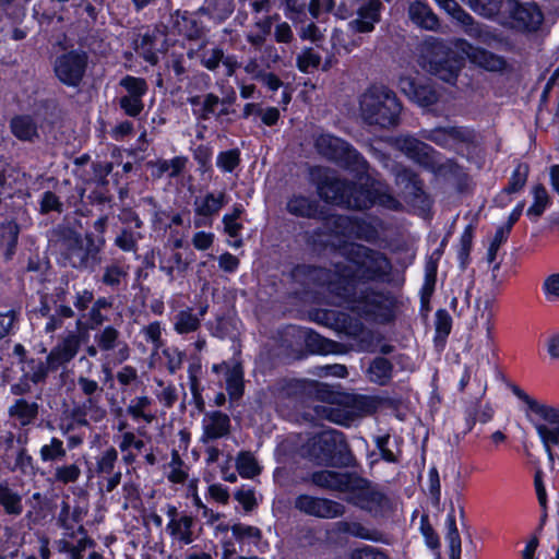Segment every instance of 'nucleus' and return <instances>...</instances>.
I'll list each match as a JSON object with an SVG mask.
<instances>
[{
  "mask_svg": "<svg viewBox=\"0 0 559 559\" xmlns=\"http://www.w3.org/2000/svg\"><path fill=\"white\" fill-rule=\"evenodd\" d=\"M524 399L531 414V423L549 460L552 461V449L559 445V406L530 396Z\"/></svg>",
  "mask_w": 559,
  "mask_h": 559,
  "instance_id": "obj_5",
  "label": "nucleus"
},
{
  "mask_svg": "<svg viewBox=\"0 0 559 559\" xmlns=\"http://www.w3.org/2000/svg\"><path fill=\"white\" fill-rule=\"evenodd\" d=\"M17 235L19 227L13 222H8L7 224L0 227V239L2 245L7 246L8 253L12 252V249L16 243Z\"/></svg>",
  "mask_w": 559,
  "mask_h": 559,
  "instance_id": "obj_42",
  "label": "nucleus"
},
{
  "mask_svg": "<svg viewBox=\"0 0 559 559\" xmlns=\"http://www.w3.org/2000/svg\"><path fill=\"white\" fill-rule=\"evenodd\" d=\"M350 559H389V557L378 548L365 546L355 549L350 554Z\"/></svg>",
  "mask_w": 559,
  "mask_h": 559,
  "instance_id": "obj_51",
  "label": "nucleus"
},
{
  "mask_svg": "<svg viewBox=\"0 0 559 559\" xmlns=\"http://www.w3.org/2000/svg\"><path fill=\"white\" fill-rule=\"evenodd\" d=\"M338 525L342 532L347 533L354 537L371 542L382 540V535L378 531L369 528L359 522H342Z\"/></svg>",
  "mask_w": 559,
  "mask_h": 559,
  "instance_id": "obj_23",
  "label": "nucleus"
},
{
  "mask_svg": "<svg viewBox=\"0 0 559 559\" xmlns=\"http://www.w3.org/2000/svg\"><path fill=\"white\" fill-rule=\"evenodd\" d=\"M81 474L80 468L75 464L59 466L56 468L55 477L63 484L75 481Z\"/></svg>",
  "mask_w": 559,
  "mask_h": 559,
  "instance_id": "obj_49",
  "label": "nucleus"
},
{
  "mask_svg": "<svg viewBox=\"0 0 559 559\" xmlns=\"http://www.w3.org/2000/svg\"><path fill=\"white\" fill-rule=\"evenodd\" d=\"M122 276H123L122 270L117 265H112L106 270V272L104 274V282L108 285H117L120 283V278Z\"/></svg>",
  "mask_w": 559,
  "mask_h": 559,
  "instance_id": "obj_64",
  "label": "nucleus"
},
{
  "mask_svg": "<svg viewBox=\"0 0 559 559\" xmlns=\"http://www.w3.org/2000/svg\"><path fill=\"white\" fill-rule=\"evenodd\" d=\"M174 25L180 34L189 38L198 36L200 32V26L194 13L185 12L178 14L175 17Z\"/></svg>",
  "mask_w": 559,
  "mask_h": 559,
  "instance_id": "obj_26",
  "label": "nucleus"
},
{
  "mask_svg": "<svg viewBox=\"0 0 559 559\" xmlns=\"http://www.w3.org/2000/svg\"><path fill=\"white\" fill-rule=\"evenodd\" d=\"M295 507L301 512L324 519H333L344 513V507L335 501L316 498L308 495L299 496Z\"/></svg>",
  "mask_w": 559,
  "mask_h": 559,
  "instance_id": "obj_9",
  "label": "nucleus"
},
{
  "mask_svg": "<svg viewBox=\"0 0 559 559\" xmlns=\"http://www.w3.org/2000/svg\"><path fill=\"white\" fill-rule=\"evenodd\" d=\"M500 22L520 31L536 29L543 22V14L534 3L521 4L518 0H503Z\"/></svg>",
  "mask_w": 559,
  "mask_h": 559,
  "instance_id": "obj_6",
  "label": "nucleus"
},
{
  "mask_svg": "<svg viewBox=\"0 0 559 559\" xmlns=\"http://www.w3.org/2000/svg\"><path fill=\"white\" fill-rule=\"evenodd\" d=\"M212 370L215 373L224 372L226 389L231 399H238L242 394L243 372L239 362L233 360L230 362L213 365Z\"/></svg>",
  "mask_w": 559,
  "mask_h": 559,
  "instance_id": "obj_16",
  "label": "nucleus"
},
{
  "mask_svg": "<svg viewBox=\"0 0 559 559\" xmlns=\"http://www.w3.org/2000/svg\"><path fill=\"white\" fill-rule=\"evenodd\" d=\"M218 263L224 271L234 272L237 270L239 261L235 255L226 252L219 257Z\"/></svg>",
  "mask_w": 559,
  "mask_h": 559,
  "instance_id": "obj_63",
  "label": "nucleus"
},
{
  "mask_svg": "<svg viewBox=\"0 0 559 559\" xmlns=\"http://www.w3.org/2000/svg\"><path fill=\"white\" fill-rule=\"evenodd\" d=\"M207 492L213 500L219 503L226 504L229 500L228 489L221 484H212Z\"/></svg>",
  "mask_w": 559,
  "mask_h": 559,
  "instance_id": "obj_59",
  "label": "nucleus"
},
{
  "mask_svg": "<svg viewBox=\"0 0 559 559\" xmlns=\"http://www.w3.org/2000/svg\"><path fill=\"white\" fill-rule=\"evenodd\" d=\"M40 459L45 462L61 459L66 455L63 442L57 438H52L50 443L44 444L39 451Z\"/></svg>",
  "mask_w": 559,
  "mask_h": 559,
  "instance_id": "obj_41",
  "label": "nucleus"
},
{
  "mask_svg": "<svg viewBox=\"0 0 559 559\" xmlns=\"http://www.w3.org/2000/svg\"><path fill=\"white\" fill-rule=\"evenodd\" d=\"M502 2L503 0H468L471 9L486 17H491L495 14L500 16Z\"/></svg>",
  "mask_w": 559,
  "mask_h": 559,
  "instance_id": "obj_34",
  "label": "nucleus"
},
{
  "mask_svg": "<svg viewBox=\"0 0 559 559\" xmlns=\"http://www.w3.org/2000/svg\"><path fill=\"white\" fill-rule=\"evenodd\" d=\"M90 544V540L82 538L79 540L78 546H72L69 542L61 539L57 543V547L60 552H69L71 559H81V551L85 549Z\"/></svg>",
  "mask_w": 559,
  "mask_h": 559,
  "instance_id": "obj_50",
  "label": "nucleus"
},
{
  "mask_svg": "<svg viewBox=\"0 0 559 559\" xmlns=\"http://www.w3.org/2000/svg\"><path fill=\"white\" fill-rule=\"evenodd\" d=\"M235 499L246 511H251L257 506V499L253 490L241 488L235 492Z\"/></svg>",
  "mask_w": 559,
  "mask_h": 559,
  "instance_id": "obj_52",
  "label": "nucleus"
},
{
  "mask_svg": "<svg viewBox=\"0 0 559 559\" xmlns=\"http://www.w3.org/2000/svg\"><path fill=\"white\" fill-rule=\"evenodd\" d=\"M358 491L354 495V502L364 510L374 515L383 514L389 508V500L379 491L370 487H359L356 483Z\"/></svg>",
  "mask_w": 559,
  "mask_h": 559,
  "instance_id": "obj_13",
  "label": "nucleus"
},
{
  "mask_svg": "<svg viewBox=\"0 0 559 559\" xmlns=\"http://www.w3.org/2000/svg\"><path fill=\"white\" fill-rule=\"evenodd\" d=\"M316 146L320 154L330 159L342 163L345 167H353L358 173L366 171V163L360 155L340 138L331 134H321Z\"/></svg>",
  "mask_w": 559,
  "mask_h": 559,
  "instance_id": "obj_7",
  "label": "nucleus"
},
{
  "mask_svg": "<svg viewBox=\"0 0 559 559\" xmlns=\"http://www.w3.org/2000/svg\"><path fill=\"white\" fill-rule=\"evenodd\" d=\"M230 531L233 538L237 540L240 545H258L262 537V533L258 527L247 525L243 523H235L230 527Z\"/></svg>",
  "mask_w": 559,
  "mask_h": 559,
  "instance_id": "obj_22",
  "label": "nucleus"
},
{
  "mask_svg": "<svg viewBox=\"0 0 559 559\" xmlns=\"http://www.w3.org/2000/svg\"><path fill=\"white\" fill-rule=\"evenodd\" d=\"M12 416L16 417L21 425L29 424L37 415V406L23 400L17 401L10 408Z\"/></svg>",
  "mask_w": 559,
  "mask_h": 559,
  "instance_id": "obj_32",
  "label": "nucleus"
},
{
  "mask_svg": "<svg viewBox=\"0 0 559 559\" xmlns=\"http://www.w3.org/2000/svg\"><path fill=\"white\" fill-rule=\"evenodd\" d=\"M200 319L191 311H181L178 313L175 322V330L180 333L193 332L198 329Z\"/></svg>",
  "mask_w": 559,
  "mask_h": 559,
  "instance_id": "obj_40",
  "label": "nucleus"
},
{
  "mask_svg": "<svg viewBox=\"0 0 559 559\" xmlns=\"http://www.w3.org/2000/svg\"><path fill=\"white\" fill-rule=\"evenodd\" d=\"M121 85L130 96L142 97L146 93V83L143 79L127 76L121 81Z\"/></svg>",
  "mask_w": 559,
  "mask_h": 559,
  "instance_id": "obj_47",
  "label": "nucleus"
},
{
  "mask_svg": "<svg viewBox=\"0 0 559 559\" xmlns=\"http://www.w3.org/2000/svg\"><path fill=\"white\" fill-rule=\"evenodd\" d=\"M408 15L413 23L429 31L437 29L439 22L429 5L421 1H414L409 4Z\"/></svg>",
  "mask_w": 559,
  "mask_h": 559,
  "instance_id": "obj_18",
  "label": "nucleus"
},
{
  "mask_svg": "<svg viewBox=\"0 0 559 559\" xmlns=\"http://www.w3.org/2000/svg\"><path fill=\"white\" fill-rule=\"evenodd\" d=\"M117 338V331L112 328H106L99 336V346L103 349H110L115 345V341Z\"/></svg>",
  "mask_w": 559,
  "mask_h": 559,
  "instance_id": "obj_61",
  "label": "nucleus"
},
{
  "mask_svg": "<svg viewBox=\"0 0 559 559\" xmlns=\"http://www.w3.org/2000/svg\"><path fill=\"white\" fill-rule=\"evenodd\" d=\"M465 60L489 71H499L504 66L500 57L473 47L464 39L455 40L452 48L435 37H429L421 45L420 64L442 81L452 82Z\"/></svg>",
  "mask_w": 559,
  "mask_h": 559,
  "instance_id": "obj_2",
  "label": "nucleus"
},
{
  "mask_svg": "<svg viewBox=\"0 0 559 559\" xmlns=\"http://www.w3.org/2000/svg\"><path fill=\"white\" fill-rule=\"evenodd\" d=\"M66 246V258L72 266L81 267L88 264V252H85V237L70 238Z\"/></svg>",
  "mask_w": 559,
  "mask_h": 559,
  "instance_id": "obj_21",
  "label": "nucleus"
},
{
  "mask_svg": "<svg viewBox=\"0 0 559 559\" xmlns=\"http://www.w3.org/2000/svg\"><path fill=\"white\" fill-rule=\"evenodd\" d=\"M438 5L443 9L449 15L456 20L463 27L464 32L475 38H479L483 41H489L491 38L490 33L475 24L472 16L467 14L455 0H435Z\"/></svg>",
  "mask_w": 559,
  "mask_h": 559,
  "instance_id": "obj_11",
  "label": "nucleus"
},
{
  "mask_svg": "<svg viewBox=\"0 0 559 559\" xmlns=\"http://www.w3.org/2000/svg\"><path fill=\"white\" fill-rule=\"evenodd\" d=\"M170 467L171 469L169 472L168 479L171 483H182L186 479L187 475L185 471L181 468V462L179 461L177 454L174 456Z\"/></svg>",
  "mask_w": 559,
  "mask_h": 559,
  "instance_id": "obj_60",
  "label": "nucleus"
},
{
  "mask_svg": "<svg viewBox=\"0 0 559 559\" xmlns=\"http://www.w3.org/2000/svg\"><path fill=\"white\" fill-rule=\"evenodd\" d=\"M79 340L75 335H69L48 356V364L51 368H58L70 361L76 354Z\"/></svg>",
  "mask_w": 559,
  "mask_h": 559,
  "instance_id": "obj_19",
  "label": "nucleus"
},
{
  "mask_svg": "<svg viewBox=\"0 0 559 559\" xmlns=\"http://www.w3.org/2000/svg\"><path fill=\"white\" fill-rule=\"evenodd\" d=\"M368 377L372 382L383 384L391 378V365L382 357L376 358L368 368Z\"/></svg>",
  "mask_w": 559,
  "mask_h": 559,
  "instance_id": "obj_28",
  "label": "nucleus"
},
{
  "mask_svg": "<svg viewBox=\"0 0 559 559\" xmlns=\"http://www.w3.org/2000/svg\"><path fill=\"white\" fill-rule=\"evenodd\" d=\"M381 2L370 0L367 4L359 8L357 19L349 22L348 26L353 32L370 33L380 20Z\"/></svg>",
  "mask_w": 559,
  "mask_h": 559,
  "instance_id": "obj_15",
  "label": "nucleus"
},
{
  "mask_svg": "<svg viewBox=\"0 0 559 559\" xmlns=\"http://www.w3.org/2000/svg\"><path fill=\"white\" fill-rule=\"evenodd\" d=\"M56 368H51L48 364V358L46 362L41 360H31L25 364L23 367V371L26 377L31 378L33 382H38L43 380L49 370H55Z\"/></svg>",
  "mask_w": 559,
  "mask_h": 559,
  "instance_id": "obj_39",
  "label": "nucleus"
},
{
  "mask_svg": "<svg viewBox=\"0 0 559 559\" xmlns=\"http://www.w3.org/2000/svg\"><path fill=\"white\" fill-rule=\"evenodd\" d=\"M388 260L358 245H350L348 257L336 263L335 278L329 283V289L335 294L336 305L347 307L359 316L374 322H389L394 318L395 300L392 296L377 292H361L358 299H349V293L356 289L357 281L373 280L388 272Z\"/></svg>",
  "mask_w": 559,
  "mask_h": 559,
  "instance_id": "obj_1",
  "label": "nucleus"
},
{
  "mask_svg": "<svg viewBox=\"0 0 559 559\" xmlns=\"http://www.w3.org/2000/svg\"><path fill=\"white\" fill-rule=\"evenodd\" d=\"M13 133L21 140H31L36 134V127L28 117H16L11 123Z\"/></svg>",
  "mask_w": 559,
  "mask_h": 559,
  "instance_id": "obj_37",
  "label": "nucleus"
},
{
  "mask_svg": "<svg viewBox=\"0 0 559 559\" xmlns=\"http://www.w3.org/2000/svg\"><path fill=\"white\" fill-rule=\"evenodd\" d=\"M216 164L223 171H233L239 164V153L235 150L222 152L217 156Z\"/></svg>",
  "mask_w": 559,
  "mask_h": 559,
  "instance_id": "obj_46",
  "label": "nucleus"
},
{
  "mask_svg": "<svg viewBox=\"0 0 559 559\" xmlns=\"http://www.w3.org/2000/svg\"><path fill=\"white\" fill-rule=\"evenodd\" d=\"M401 91L420 107H428L437 100L436 92L428 85H417L411 76H402L399 81Z\"/></svg>",
  "mask_w": 559,
  "mask_h": 559,
  "instance_id": "obj_14",
  "label": "nucleus"
},
{
  "mask_svg": "<svg viewBox=\"0 0 559 559\" xmlns=\"http://www.w3.org/2000/svg\"><path fill=\"white\" fill-rule=\"evenodd\" d=\"M527 175H528L527 165H525V164L518 165L512 173V176L510 178V182H509L508 187L504 188L503 191L501 192V197H504L507 194H512V193L520 191L524 187V185L527 180Z\"/></svg>",
  "mask_w": 559,
  "mask_h": 559,
  "instance_id": "obj_35",
  "label": "nucleus"
},
{
  "mask_svg": "<svg viewBox=\"0 0 559 559\" xmlns=\"http://www.w3.org/2000/svg\"><path fill=\"white\" fill-rule=\"evenodd\" d=\"M318 189L320 195L326 201L359 210L367 209L374 203L389 209H395L399 204L388 193L385 187L376 181L371 182L370 189H358L356 186L346 185L337 179L326 177V181L320 183Z\"/></svg>",
  "mask_w": 559,
  "mask_h": 559,
  "instance_id": "obj_3",
  "label": "nucleus"
},
{
  "mask_svg": "<svg viewBox=\"0 0 559 559\" xmlns=\"http://www.w3.org/2000/svg\"><path fill=\"white\" fill-rule=\"evenodd\" d=\"M21 496L10 489L8 486L0 484V504L9 514H20L22 512Z\"/></svg>",
  "mask_w": 559,
  "mask_h": 559,
  "instance_id": "obj_27",
  "label": "nucleus"
},
{
  "mask_svg": "<svg viewBox=\"0 0 559 559\" xmlns=\"http://www.w3.org/2000/svg\"><path fill=\"white\" fill-rule=\"evenodd\" d=\"M447 526L448 533L445 539L450 548V559H461V537L453 514L448 515Z\"/></svg>",
  "mask_w": 559,
  "mask_h": 559,
  "instance_id": "obj_29",
  "label": "nucleus"
},
{
  "mask_svg": "<svg viewBox=\"0 0 559 559\" xmlns=\"http://www.w3.org/2000/svg\"><path fill=\"white\" fill-rule=\"evenodd\" d=\"M144 443L142 440L136 439L132 432H124L121 436V441L119 443V448L122 452H128L131 448L141 451Z\"/></svg>",
  "mask_w": 559,
  "mask_h": 559,
  "instance_id": "obj_57",
  "label": "nucleus"
},
{
  "mask_svg": "<svg viewBox=\"0 0 559 559\" xmlns=\"http://www.w3.org/2000/svg\"><path fill=\"white\" fill-rule=\"evenodd\" d=\"M187 159L181 156H177L171 160H164L160 164L162 171H168L170 176H177L186 166Z\"/></svg>",
  "mask_w": 559,
  "mask_h": 559,
  "instance_id": "obj_55",
  "label": "nucleus"
},
{
  "mask_svg": "<svg viewBox=\"0 0 559 559\" xmlns=\"http://www.w3.org/2000/svg\"><path fill=\"white\" fill-rule=\"evenodd\" d=\"M229 429V418L222 413H213L203 420L204 437L217 439L225 436Z\"/></svg>",
  "mask_w": 559,
  "mask_h": 559,
  "instance_id": "obj_20",
  "label": "nucleus"
},
{
  "mask_svg": "<svg viewBox=\"0 0 559 559\" xmlns=\"http://www.w3.org/2000/svg\"><path fill=\"white\" fill-rule=\"evenodd\" d=\"M430 138L441 146H452L463 140V131L456 128H438L431 132Z\"/></svg>",
  "mask_w": 559,
  "mask_h": 559,
  "instance_id": "obj_31",
  "label": "nucleus"
},
{
  "mask_svg": "<svg viewBox=\"0 0 559 559\" xmlns=\"http://www.w3.org/2000/svg\"><path fill=\"white\" fill-rule=\"evenodd\" d=\"M236 467L242 478H253L259 475L261 467L250 452H240L236 459Z\"/></svg>",
  "mask_w": 559,
  "mask_h": 559,
  "instance_id": "obj_24",
  "label": "nucleus"
},
{
  "mask_svg": "<svg viewBox=\"0 0 559 559\" xmlns=\"http://www.w3.org/2000/svg\"><path fill=\"white\" fill-rule=\"evenodd\" d=\"M117 457L118 454L114 448H109L104 451L96 462L97 472L102 474H109L114 469Z\"/></svg>",
  "mask_w": 559,
  "mask_h": 559,
  "instance_id": "obj_45",
  "label": "nucleus"
},
{
  "mask_svg": "<svg viewBox=\"0 0 559 559\" xmlns=\"http://www.w3.org/2000/svg\"><path fill=\"white\" fill-rule=\"evenodd\" d=\"M399 148L407 156L418 162H421L420 155L427 154V146L412 136H403L397 140Z\"/></svg>",
  "mask_w": 559,
  "mask_h": 559,
  "instance_id": "obj_33",
  "label": "nucleus"
},
{
  "mask_svg": "<svg viewBox=\"0 0 559 559\" xmlns=\"http://www.w3.org/2000/svg\"><path fill=\"white\" fill-rule=\"evenodd\" d=\"M312 483L319 487L347 492L356 487V479L347 473H338L333 471H321L312 474Z\"/></svg>",
  "mask_w": 559,
  "mask_h": 559,
  "instance_id": "obj_12",
  "label": "nucleus"
},
{
  "mask_svg": "<svg viewBox=\"0 0 559 559\" xmlns=\"http://www.w3.org/2000/svg\"><path fill=\"white\" fill-rule=\"evenodd\" d=\"M359 112L367 123L386 128L397 122L401 104L386 86L372 85L359 97Z\"/></svg>",
  "mask_w": 559,
  "mask_h": 559,
  "instance_id": "obj_4",
  "label": "nucleus"
},
{
  "mask_svg": "<svg viewBox=\"0 0 559 559\" xmlns=\"http://www.w3.org/2000/svg\"><path fill=\"white\" fill-rule=\"evenodd\" d=\"M533 199V203L528 207L526 214L528 217L536 221L549 205V195L545 187L540 185L534 187Z\"/></svg>",
  "mask_w": 559,
  "mask_h": 559,
  "instance_id": "obj_25",
  "label": "nucleus"
},
{
  "mask_svg": "<svg viewBox=\"0 0 559 559\" xmlns=\"http://www.w3.org/2000/svg\"><path fill=\"white\" fill-rule=\"evenodd\" d=\"M214 241V234L206 231L195 233L192 237V245L197 250H206L209 249Z\"/></svg>",
  "mask_w": 559,
  "mask_h": 559,
  "instance_id": "obj_56",
  "label": "nucleus"
},
{
  "mask_svg": "<svg viewBox=\"0 0 559 559\" xmlns=\"http://www.w3.org/2000/svg\"><path fill=\"white\" fill-rule=\"evenodd\" d=\"M59 207H60V202L53 193L46 192L43 195V199L40 202V209L43 212L58 211Z\"/></svg>",
  "mask_w": 559,
  "mask_h": 559,
  "instance_id": "obj_62",
  "label": "nucleus"
},
{
  "mask_svg": "<svg viewBox=\"0 0 559 559\" xmlns=\"http://www.w3.org/2000/svg\"><path fill=\"white\" fill-rule=\"evenodd\" d=\"M320 60L321 58L317 52L312 49H306L298 56L297 64L300 71L311 72L318 68Z\"/></svg>",
  "mask_w": 559,
  "mask_h": 559,
  "instance_id": "obj_43",
  "label": "nucleus"
},
{
  "mask_svg": "<svg viewBox=\"0 0 559 559\" xmlns=\"http://www.w3.org/2000/svg\"><path fill=\"white\" fill-rule=\"evenodd\" d=\"M86 68V56L79 52L62 55L56 60L55 72L58 79L70 86H75L83 78Z\"/></svg>",
  "mask_w": 559,
  "mask_h": 559,
  "instance_id": "obj_8",
  "label": "nucleus"
},
{
  "mask_svg": "<svg viewBox=\"0 0 559 559\" xmlns=\"http://www.w3.org/2000/svg\"><path fill=\"white\" fill-rule=\"evenodd\" d=\"M340 439V433L335 431H324L319 437L318 443L322 445V455L317 457L319 463H329L333 459L332 445L336 444Z\"/></svg>",
  "mask_w": 559,
  "mask_h": 559,
  "instance_id": "obj_36",
  "label": "nucleus"
},
{
  "mask_svg": "<svg viewBox=\"0 0 559 559\" xmlns=\"http://www.w3.org/2000/svg\"><path fill=\"white\" fill-rule=\"evenodd\" d=\"M543 295L548 302H559V272L548 274L542 283Z\"/></svg>",
  "mask_w": 559,
  "mask_h": 559,
  "instance_id": "obj_38",
  "label": "nucleus"
},
{
  "mask_svg": "<svg viewBox=\"0 0 559 559\" xmlns=\"http://www.w3.org/2000/svg\"><path fill=\"white\" fill-rule=\"evenodd\" d=\"M227 203L225 191L217 193L209 192L203 197L197 198L194 201L195 219L194 226L201 227L211 224L210 217L216 215L221 209Z\"/></svg>",
  "mask_w": 559,
  "mask_h": 559,
  "instance_id": "obj_10",
  "label": "nucleus"
},
{
  "mask_svg": "<svg viewBox=\"0 0 559 559\" xmlns=\"http://www.w3.org/2000/svg\"><path fill=\"white\" fill-rule=\"evenodd\" d=\"M223 59V51L218 48H213L204 52L202 63L209 70H214Z\"/></svg>",
  "mask_w": 559,
  "mask_h": 559,
  "instance_id": "obj_58",
  "label": "nucleus"
},
{
  "mask_svg": "<svg viewBox=\"0 0 559 559\" xmlns=\"http://www.w3.org/2000/svg\"><path fill=\"white\" fill-rule=\"evenodd\" d=\"M120 105L129 116H136L143 109L141 97L136 96L128 95L122 97L120 100Z\"/></svg>",
  "mask_w": 559,
  "mask_h": 559,
  "instance_id": "obj_53",
  "label": "nucleus"
},
{
  "mask_svg": "<svg viewBox=\"0 0 559 559\" xmlns=\"http://www.w3.org/2000/svg\"><path fill=\"white\" fill-rule=\"evenodd\" d=\"M151 401L146 396H140L131 401L128 406V412L134 418H143L145 421L151 423L153 416L145 413V408L150 405Z\"/></svg>",
  "mask_w": 559,
  "mask_h": 559,
  "instance_id": "obj_44",
  "label": "nucleus"
},
{
  "mask_svg": "<svg viewBox=\"0 0 559 559\" xmlns=\"http://www.w3.org/2000/svg\"><path fill=\"white\" fill-rule=\"evenodd\" d=\"M202 105V116L203 118H209L210 116L224 114L225 110H218V107L222 106L219 98L213 94H207L203 100Z\"/></svg>",
  "mask_w": 559,
  "mask_h": 559,
  "instance_id": "obj_48",
  "label": "nucleus"
},
{
  "mask_svg": "<svg viewBox=\"0 0 559 559\" xmlns=\"http://www.w3.org/2000/svg\"><path fill=\"white\" fill-rule=\"evenodd\" d=\"M287 211L297 216L311 217L316 213V205L305 197L294 195L287 202Z\"/></svg>",
  "mask_w": 559,
  "mask_h": 559,
  "instance_id": "obj_30",
  "label": "nucleus"
},
{
  "mask_svg": "<svg viewBox=\"0 0 559 559\" xmlns=\"http://www.w3.org/2000/svg\"><path fill=\"white\" fill-rule=\"evenodd\" d=\"M545 348L550 360H559V331H554L547 335Z\"/></svg>",
  "mask_w": 559,
  "mask_h": 559,
  "instance_id": "obj_54",
  "label": "nucleus"
},
{
  "mask_svg": "<svg viewBox=\"0 0 559 559\" xmlns=\"http://www.w3.org/2000/svg\"><path fill=\"white\" fill-rule=\"evenodd\" d=\"M193 518L189 515H174L167 524V531L175 542L189 545L194 540Z\"/></svg>",
  "mask_w": 559,
  "mask_h": 559,
  "instance_id": "obj_17",
  "label": "nucleus"
}]
</instances>
